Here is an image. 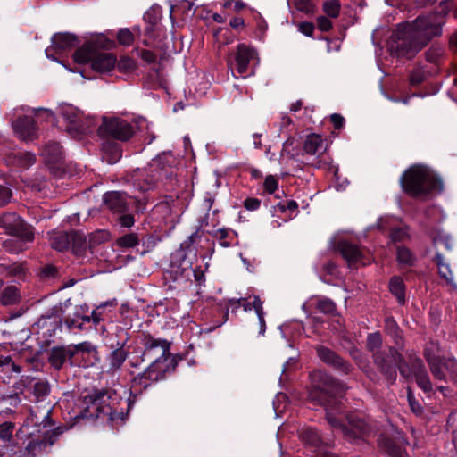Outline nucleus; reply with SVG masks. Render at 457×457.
<instances>
[{"label":"nucleus","instance_id":"f257e3e1","mask_svg":"<svg viewBox=\"0 0 457 457\" xmlns=\"http://www.w3.org/2000/svg\"><path fill=\"white\" fill-rule=\"evenodd\" d=\"M452 4L448 1L440 3V11L418 17L411 24L398 26L394 30L387 46L391 54L411 58L433 37L441 33L444 17Z\"/></svg>","mask_w":457,"mask_h":457},{"label":"nucleus","instance_id":"f03ea898","mask_svg":"<svg viewBox=\"0 0 457 457\" xmlns=\"http://www.w3.org/2000/svg\"><path fill=\"white\" fill-rule=\"evenodd\" d=\"M311 383L309 400L324 407L327 420L332 428L349 439L374 434L371 426L361 419L348 418V426H345L335 417L336 413L341 411V402L337 397L340 386L330 376L320 370L313 371L311 374Z\"/></svg>","mask_w":457,"mask_h":457},{"label":"nucleus","instance_id":"7ed1b4c3","mask_svg":"<svg viewBox=\"0 0 457 457\" xmlns=\"http://www.w3.org/2000/svg\"><path fill=\"white\" fill-rule=\"evenodd\" d=\"M403 189L411 196L424 198L439 194L443 182L430 168L425 165L410 167L400 179Z\"/></svg>","mask_w":457,"mask_h":457},{"label":"nucleus","instance_id":"20e7f679","mask_svg":"<svg viewBox=\"0 0 457 457\" xmlns=\"http://www.w3.org/2000/svg\"><path fill=\"white\" fill-rule=\"evenodd\" d=\"M382 337L379 332L367 337V349L372 353L374 363L392 382L396 379V366L403 361L401 353L394 347L382 349Z\"/></svg>","mask_w":457,"mask_h":457},{"label":"nucleus","instance_id":"39448f33","mask_svg":"<svg viewBox=\"0 0 457 457\" xmlns=\"http://www.w3.org/2000/svg\"><path fill=\"white\" fill-rule=\"evenodd\" d=\"M73 60L78 64L90 62L92 70L99 73H108L116 65V58L112 54L98 51L92 41L77 49L73 54Z\"/></svg>","mask_w":457,"mask_h":457},{"label":"nucleus","instance_id":"423d86ee","mask_svg":"<svg viewBox=\"0 0 457 457\" xmlns=\"http://www.w3.org/2000/svg\"><path fill=\"white\" fill-rule=\"evenodd\" d=\"M50 392L49 385L46 381H37L33 386V396L37 403L30 410L29 420L36 427H42L43 428L51 427L53 422L50 419L53 406L50 403H44L45 399L48 396Z\"/></svg>","mask_w":457,"mask_h":457},{"label":"nucleus","instance_id":"0eeeda50","mask_svg":"<svg viewBox=\"0 0 457 457\" xmlns=\"http://www.w3.org/2000/svg\"><path fill=\"white\" fill-rule=\"evenodd\" d=\"M59 114L66 123V131L73 138H80L91 131L94 120L85 117L83 112L71 104H59Z\"/></svg>","mask_w":457,"mask_h":457},{"label":"nucleus","instance_id":"6e6552de","mask_svg":"<svg viewBox=\"0 0 457 457\" xmlns=\"http://www.w3.org/2000/svg\"><path fill=\"white\" fill-rule=\"evenodd\" d=\"M145 351L142 355L143 361H149V371L153 369L165 367L168 370L167 361L170 357V344L167 340L146 337L145 338Z\"/></svg>","mask_w":457,"mask_h":457},{"label":"nucleus","instance_id":"1a4fd4ad","mask_svg":"<svg viewBox=\"0 0 457 457\" xmlns=\"http://www.w3.org/2000/svg\"><path fill=\"white\" fill-rule=\"evenodd\" d=\"M98 132L101 136L120 141L129 140L135 133L134 128L129 122L118 117H104Z\"/></svg>","mask_w":457,"mask_h":457},{"label":"nucleus","instance_id":"9d476101","mask_svg":"<svg viewBox=\"0 0 457 457\" xmlns=\"http://www.w3.org/2000/svg\"><path fill=\"white\" fill-rule=\"evenodd\" d=\"M0 227L7 234L21 238L23 242H30L34 238L31 228L16 213L8 212L0 217Z\"/></svg>","mask_w":457,"mask_h":457},{"label":"nucleus","instance_id":"9b49d317","mask_svg":"<svg viewBox=\"0 0 457 457\" xmlns=\"http://www.w3.org/2000/svg\"><path fill=\"white\" fill-rule=\"evenodd\" d=\"M79 44L78 38L71 33H56L52 37V45L45 50L46 56L62 63L58 57L71 51Z\"/></svg>","mask_w":457,"mask_h":457},{"label":"nucleus","instance_id":"f8f14e48","mask_svg":"<svg viewBox=\"0 0 457 457\" xmlns=\"http://www.w3.org/2000/svg\"><path fill=\"white\" fill-rule=\"evenodd\" d=\"M331 243L334 248L342 254L350 268L358 264L364 266L370 263V259L366 257L360 248L346 240L341 239L337 242V238L334 237Z\"/></svg>","mask_w":457,"mask_h":457},{"label":"nucleus","instance_id":"ddd939ff","mask_svg":"<svg viewBox=\"0 0 457 457\" xmlns=\"http://www.w3.org/2000/svg\"><path fill=\"white\" fill-rule=\"evenodd\" d=\"M253 300L251 302L247 298H231L228 299V303L229 306H234L233 312L236 311L239 306H242L245 312H250L254 310L258 317L260 325V335H264L266 330V323L264 319L263 302L258 295L253 296Z\"/></svg>","mask_w":457,"mask_h":457},{"label":"nucleus","instance_id":"4468645a","mask_svg":"<svg viewBox=\"0 0 457 457\" xmlns=\"http://www.w3.org/2000/svg\"><path fill=\"white\" fill-rule=\"evenodd\" d=\"M424 357L429 365L431 373L437 380H445L446 375L442 368L441 350L438 343L430 341L424 348Z\"/></svg>","mask_w":457,"mask_h":457},{"label":"nucleus","instance_id":"2eb2a0df","mask_svg":"<svg viewBox=\"0 0 457 457\" xmlns=\"http://www.w3.org/2000/svg\"><path fill=\"white\" fill-rule=\"evenodd\" d=\"M400 221L392 216L381 217L377 226L378 229L390 230V239L393 243L404 242L410 238L407 228L399 225Z\"/></svg>","mask_w":457,"mask_h":457},{"label":"nucleus","instance_id":"dca6fc26","mask_svg":"<svg viewBox=\"0 0 457 457\" xmlns=\"http://www.w3.org/2000/svg\"><path fill=\"white\" fill-rule=\"evenodd\" d=\"M167 370L165 367L161 369L155 368L149 371V366L141 374H138L132 379L131 391L135 394H141L144 389H146L153 382L161 379Z\"/></svg>","mask_w":457,"mask_h":457},{"label":"nucleus","instance_id":"f3484780","mask_svg":"<svg viewBox=\"0 0 457 457\" xmlns=\"http://www.w3.org/2000/svg\"><path fill=\"white\" fill-rule=\"evenodd\" d=\"M12 124L15 135L23 141H32L37 137L35 121L28 116L19 117Z\"/></svg>","mask_w":457,"mask_h":457},{"label":"nucleus","instance_id":"a211bd4d","mask_svg":"<svg viewBox=\"0 0 457 457\" xmlns=\"http://www.w3.org/2000/svg\"><path fill=\"white\" fill-rule=\"evenodd\" d=\"M62 305H55L44 315L38 319L35 323L38 328H45L50 327L47 331L55 332L57 328H62Z\"/></svg>","mask_w":457,"mask_h":457},{"label":"nucleus","instance_id":"6ab92c4d","mask_svg":"<svg viewBox=\"0 0 457 457\" xmlns=\"http://www.w3.org/2000/svg\"><path fill=\"white\" fill-rule=\"evenodd\" d=\"M411 371L416 380L417 385L423 392H432V383L420 358L417 357L411 361Z\"/></svg>","mask_w":457,"mask_h":457},{"label":"nucleus","instance_id":"aec40b11","mask_svg":"<svg viewBox=\"0 0 457 457\" xmlns=\"http://www.w3.org/2000/svg\"><path fill=\"white\" fill-rule=\"evenodd\" d=\"M298 435L301 440L313 452L322 451L323 446L328 445V441L322 438L313 428L303 427L298 430Z\"/></svg>","mask_w":457,"mask_h":457},{"label":"nucleus","instance_id":"412c9836","mask_svg":"<svg viewBox=\"0 0 457 457\" xmlns=\"http://www.w3.org/2000/svg\"><path fill=\"white\" fill-rule=\"evenodd\" d=\"M405 440L399 436L395 439L380 437L378 446L388 457H405Z\"/></svg>","mask_w":457,"mask_h":457},{"label":"nucleus","instance_id":"4be33fe9","mask_svg":"<svg viewBox=\"0 0 457 457\" xmlns=\"http://www.w3.org/2000/svg\"><path fill=\"white\" fill-rule=\"evenodd\" d=\"M255 51L244 45L241 44L237 46V51L235 55V62H236V67L237 71L242 75L244 78H245V73L248 71V66L251 62L255 57Z\"/></svg>","mask_w":457,"mask_h":457},{"label":"nucleus","instance_id":"5701e85b","mask_svg":"<svg viewBox=\"0 0 457 457\" xmlns=\"http://www.w3.org/2000/svg\"><path fill=\"white\" fill-rule=\"evenodd\" d=\"M317 353L320 360L339 369L343 373L348 374L351 371V365L328 348L319 346Z\"/></svg>","mask_w":457,"mask_h":457},{"label":"nucleus","instance_id":"b1692460","mask_svg":"<svg viewBox=\"0 0 457 457\" xmlns=\"http://www.w3.org/2000/svg\"><path fill=\"white\" fill-rule=\"evenodd\" d=\"M327 150V143L316 134L309 135L303 144V153L315 158H320Z\"/></svg>","mask_w":457,"mask_h":457},{"label":"nucleus","instance_id":"393cba45","mask_svg":"<svg viewBox=\"0 0 457 457\" xmlns=\"http://www.w3.org/2000/svg\"><path fill=\"white\" fill-rule=\"evenodd\" d=\"M105 205L114 212H124L128 208L127 195L122 192H108L104 195Z\"/></svg>","mask_w":457,"mask_h":457},{"label":"nucleus","instance_id":"a878e982","mask_svg":"<svg viewBox=\"0 0 457 457\" xmlns=\"http://www.w3.org/2000/svg\"><path fill=\"white\" fill-rule=\"evenodd\" d=\"M74 354L75 352L71 347H55L52 349L48 360L54 369L59 370Z\"/></svg>","mask_w":457,"mask_h":457},{"label":"nucleus","instance_id":"bb28decb","mask_svg":"<svg viewBox=\"0 0 457 457\" xmlns=\"http://www.w3.org/2000/svg\"><path fill=\"white\" fill-rule=\"evenodd\" d=\"M42 155L46 163H58L62 158V147L56 142H49L43 148Z\"/></svg>","mask_w":457,"mask_h":457},{"label":"nucleus","instance_id":"cd10ccee","mask_svg":"<svg viewBox=\"0 0 457 457\" xmlns=\"http://www.w3.org/2000/svg\"><path fill=\"white\" fill-rule=\"evenodd\" d=\"M435 260L438 268L439 275L446 280L447 284L450 285L453 289L457 290V284L453 280V272L449 264L445 262L443 255L437 253Z\"/></svg>","mask_w":457,"mask_h":457},{"label":"nucleus","instance_id":"c85d7f7f","mask_svg":"<svg viewBox=\"0 0 457 457\" xmlns=\"http://www.w3.org/2000/svg\"><path fill=\"white\" fill-rule=\"evenodd\" d=\"M385 329L386 333L393 337L395 344L399 346H403V337L398 324L393 317H386L385 320Z\"/></svg>","mask_w":457,"mask_h":457},{"label":"nucleus","instance_id":"c756f323","mask_svg":"<svg viewBox=\"0 0 457 457\" xmlns=\"http://www.w3.org/2000/svg\"><path fill=\"white\" fill-rule=\"evenodd\" d=\"M389 290L400 304L405 303V286L401 278L395 276L390 279Z\"/></svg>","mask_w":457,"mask_h":457},{"label":"nucleus","instance_id":"7c9ffc66","mask_svg":"<svg viewBox=\"0 0 457 457\" xmlns=\"http://www.w3.org/2000/svg\"><path fill=\"white\" fill-rule=\"evenodd\" d=\"M12 162L21 168H29L35 163L36 157L33 154L24 151H16L12 154Z\"/></svg>","mask_w":457,"mask_h":457},{"label":"nucleus","instance_id":"2f4dec72","mask_svg":"<svg viewBox=\"0 0 457 457\" xmlns=\"http://www.w3.org/2000/svg\"><path fill=\"white\" fill-rule=\"evenodd\" d=\"M72 253L82 260L88 257L87 243L83 236L75 235L72 237Z\"/></svg>","mask_w":457,"mask_h":457},{"label":"nucleus","instance_id":"473e14b6","mask_svg":"<svg viewBox=\"0 0 457 457\" xmlns=\"http://www.w3.org/2000/svg\"><path fill=\"white\" fill-rule=\"evenodd\" d=\"M126 358L127 353L121 347L113 350L108 357L110 369L112 370L120 369L124 363Z\"/></svg>","mask_w":457,"mask_h":457},{"label":"nucleus","instance_id":"72a5a7b5","mask_svg":"<svg viewBox=\"0 0 457 457\" xmlns=\"http://www.w3.org/2000/svg\"><path fill=\"white\" fill-rule=\"evenodd\" d=\"M70 237L66 233H54L50 237V244L57 251H64L70 245Z\"/></svg>","mask_w":457,"mask_h":457},{"label":"nucleus","instance_id":"f704fd0d","mask_svg":"<svg viewBox=\"0 0 457 457\" xmlns=\"http://www.w3.org/2000/svg\"><path fill=\"white\" fill-rule=\"evenodd\" d=\"M106 394L103 391L101 392H94L90 393L84 396V400L86 403H90L92 406H96V411L98 412H102L100 409L101 405L105 403Z\"/></svg>","mask_w":457,"mask_h":457},{"label":"nucleus","instance_id":"c9c22d12","mask_svg":"<svg viewBox=\"0 0 457 457\" xmlns=\"http://www.w3.org/2000/svg\"><path fill=\"white\" fill-rule=\"evenodd\" d=\"M19 300L18 288L15 286L6 287L1 295V303L4 305L15 303Z\"/></svg>","mask_w":457,"mask_h":457},{"label":"nucleus","instance_id":"e433bc0d","mask_svg":"<svg viewBox=\"0 0 457 457\" xmlns=\"http://www.w3.org/2000/svg\"><path fill=\"white\" fill-rule=\"evenodd\" d=\"M317 309L325 313L335 315L337 313V308L335 303L328 297H320L316 303Z\"/></svg>","mask_w":457,"mask_h":457},{"label":"nucleus","instance_id":"4c0bfd02","mask_svg":"<svg viewBox=\"0 0 457 457\" xmlns=\"http://www.w3.org/2000/svg\"><path fill=\"white\" fill-rule=\"evenodd\" d=\"M397 261L401 265H408L411 266L415 262V257L410 249L404 246L397 247Z\"/></svg>","mask_w":457,"mask_h":457},{"label":"nucleus","instance_id":"58836bf2","mask_svg":"<svg viewBox=\"0 0 457 457\" xmlns=\"http://www.w3.org/2000/svg\"><path fill=\"white\" fill-rule=\"evenodd\" d=\"M139 243V237L136 233H129L119 237L116 245L121 248L134 247Z\"/></svg>","mask_w":457,"mask_h":457},{"label":"nucleus","instance_id":"ea45409f","mask_svg":"<svg viewBox=\"0 0 457 457\" xmlns=\"http://www.w3.org/2000/svg\"><path fill=\"white\" fill-rule=\"evenodd\" d=\"M162 17V8L159 5H154L144 14V20L148 24L156 25Z\"/></svg>","mask_w":457,"mask_h":457},{"label":"nucleus","instance_id":"a19ab883","mask_svg":"<svg viewBox=\"0 0 457 457\" xmlns=\"http://www.w3.org/2000/svg\"><path fill=\"white\" fill-rule=\"evenodd\" d=\"M117 304L115 300L107 301L100 305H98L91 313L92 322L95 325L100 323V321L104 320V312L105 307L107 306H115Z\"/></svg>","mask_w":457,"mask_h":457},{"label":"nucleus","instance_id":"79ce46f5","mask_svg":"<svg viewBox=\"0 0 457 457\" xmlns=\"http://www.w3.org/2000/svg\"><path fill=\"white\" fill-rule=\"evenodd\" d=\"M341 4L338 0H329L323 4L324 12L330 18H337L339 15Z\"/></svg>","mask_w":457,"mask_h":457},{"label":"nucleus","instance_id":"37998d69","mask_svg":"<svg viewBox=\"0 0 457 457\" xmlns=\"http://www.w3.org/2000/svg\"><path fill=\"white\" fill-rule=\"evenodd\" d=\"M33 112L36 119L38 120L40 119H45L47 122L54 123L56 120L55 114L51 109L40 107L37 109H33Z\"/></svg>","mask_w":457,"mask_h":457},{"label":"nucleus","instance_id":"c03bdc74","mask_svg":"<svg viewBox=\"0 0 457 457\" xmlns=\"http://www.w3.org/2000/svg\"><path fill=\"white\" fill-rule=\"evenodd\" d=\"M298 208V204L294 201L290 200L287 201L286 204L278 203L273 207V213H285L287 211L290 212H295Z\"/></svg>","mask_w":457,"mask_h":457},{"label":"nucleus","instance_id":"a18cd8bd","mask_svg":"<svg viewBox=\"0 0 457 457\" xmlns=\"http://www.w3.org/2000/svg\"><path fill=\"white\" fill-rule=\"evenodd\" d=\"M433 242L435 245L443 244L447 250L452 249V239L451 237L443 231H436L432 235Z\"/></svg>","mask_w":457,"mask_h":457},{"label":"nucleus","instance_id":"49530a36","mask_svg":"<svg viewBox=\"0 0 457 457\" xmlns=\"http://www.w3.org/2000/svg\"><path fill=\"white\" fill-rule=\"evenodd\" d=\"M65 326L68 330L75 332L76 330L83 329V322L80 321V314L74 313L72 318L65 319Z\"/></svg>","mask_w":457,"mask_h":457},{"label":"nucleus","instance_id":"de8ad7c7","mask_svg":"<svg viewBox=\"0 0 457 457\" xmlns=\"http://www.w3.org/2000/svg\"><path fill=\"white\" fill-rule=\"evenodd\" d=\"M134 33L124 28L119 30L117 39L120 45L130 46L134 40Z\"/></svg>","mask_w":457,"mask_h":457},{"label":"nucleus","instance_id":"09e8293b","mask_svg":"<svg viewBox=\"0 0 457 457\" xmlns=\"http://www.w3.org/2000/svg\"><path fill=\"white\" fill-rule=\"evenodd\" d=\"M444 54V50L440 46H431L426 52V59L428 62L436 63Z\"/></svg>","mask_w":457,"mask_h":457},{"label":"nucleus","instance_id":"8fccbe9b","mask_svg":"<svg viewBox=\"0 0 457 457\" xmlns=\"http://www.w3.org/2000/svg\"><path fill=\"white\" fill-rule=\"evenodd\" d=\"M46 446L45 440L29 442L26 447V453L32 457L36 456Z\"/></svg>","mask_w":457,"mask_h":457},{"label":"nucleus","instance_id":"3c124183","mask_svg":"<svg viewBox=\"0 0 457 457\" xmlns=\"http://www.w3.org/2000/svg\"><path fill=\"white\" fill-rule=\"evenodd\" d=\"M13 425L11 422H4L0 424V439L4 443H7L12 436Z\"/></svg>","mask_w":457,"mask_h":457},{"label":"nucleus","instance_id":"603ef678","mask_svg":"<svg viewBox=\"0 0 457 457\" xmlns=\"http://www.w3.org/2000/svg\"><path fill=\"white\" fill-rule=\"evenodd\" d=\"M116 65L120 71H130L136 67L134 60L128 56L122 57L119 62L116 61Z\"/></svg>","mask_w":457,"mask_h":457},{"label":"nucleus","instance_id":"864d4df0","mask_svg":"<svg viewBox=\"0 0 457 457\" xmlns=\"http://www.w3.org/2000/svg\"><path fill=\"white\" fill-rule=\"evenodd\" d=\"M443 366L448 370L450 378L457 383V360L448 359L442 363Z\"/></svg>","mask_w":457,"mask_h":457},{"label":"nucleus","instance_id":"5fc2aeb1","mask_svg":"<svg viewBox=\"0 0 457 457\" xmlns=\"http://www.w3.org/2000/svg\"><path fill=\"white\" fill-rule=\"evenodd\" d=\"M109 233L105 230H99L96 233H93L89 237V248L91 249L93 245L100 244L108 240Z\"/></svg>","mask_w":457,"mask_h":457},{"label":"nucleus","instance_id":"6e6d98bb","mask_svg":"<svg viewBox=\"0 0 457 457\" xmlns=\"http://www.w3.org/2000/svg\"><path fill=\"white\" fill-rule=\"evenodd\" d=\"M295 8L304 13H312L313 12V4L310 0H294Z\"/></svg>","mask_w":457,"mask_h":457},{"label":"nucleus","instance_id":"4d7b16f0","mask_svg":"<svg viewBox=\"0 0 457 457\" xmlns=\"http://www.w3.org/2000/svg\"><path fill=\"white\" fill-rule=\"evenodd\" d=\"M167 175L168 173L165 170H161L160 171H157L150 180H146L145 185L140 186V188L144 191L149 190L154 186L157 180L162 179L163 176Z\"/></svg>","mask_w":457,"mask_h":457},{"label":"nucleus","instance_id":"13d9d810","mask_svg":"<svg viewBox=\"0 0 457 457\" xmlns=\"http://www.w3.org/2000/svg\"><path fill=\"white\" fill-rule=\"evenodd\" d=\"M263 186L267 193L273 194L278 188V181L274 176L269 175L266 177Z\"/></svg>","mask_w":457,"mask_h":457},{"label":"nucleus","instance_id":"bf43d9fd","mask_svg":"<svg viewBox=\"0 0 457 457\" xmlns=\"http://www.w3.org/2000/svg\"><path fill=\"white\" fill-rule=\"evenodd\" d=\"M425 79V72L421 69L414 70L410 77V82L413 86L420 85Z\"/></svg>","mask_w":457,"mask_h":457},{"label":"nucleus","instance_id":"052dcab7","mask_svg":"<svg viewBox=\"0 0 457 457\" xmlns=\"http://www.w3.org/2000/svg\"><path fill=\"white\" fill-rule=\"evenodd\" d=\"M12 198V190L6 187L0 185V206H4L10 202Z\"/></svg>","mask_w":457,"mask_h":457},{"label":"nucleus","instance_id":"680f3d73","mask_svg":"<svg viewBox=\"0 0 457 457\" xmlns=\"http://www.w3.org/2000/svg\"><path fill=\"white\" fill-rule=\"evenodd\" d=\"M294 145V138L289 137L286 142L283 144V148L281 151V155H287L289 158H294L296 154V153L291 149V147Z\"/></svg>","mask_w":457,"mask_h":457},{"label":"nucleus","instance_id":"e2e57ef3","mask_svg":"<svg viewBox=\"0 0 457 457\" xmlns=\"http://www.w3.org/2000/svg\"><path fill=\"white\" fill-rule=\"evenodd\" d=\"M74 352H81V353H93L96 354V349L95 347L87 342L78 344L72 348Z\"/></svg>","mask_w":457,"mask_h":457},{"label":"nucleus","instance_id":"0e129e2a","mask_svg":"<svg viewBox=\"0 0 457 457\" xmlns=\"http://www.w3.org/2000/svg\"><path fill=\"white\" fill-rule=\"evenodd\" d=\"M407 399L411 411L416 414H420L421 412L422 407L420 403L415 400L410 389L408 390Z\"/></svg>","mask_w":457,"mask_h":457},{"label":"nucleus","instance_id":"69168bd1","mask_svg":"<svg viewBox=\"0 0 457 457\" xmlns=\"http://www.w3.org/2000/svg\"><path fill=\"white\" fill-rule=\"evenodd\" d=\"M317 25H318L319 29L321 31H328L332 29L331 21L325 16L318 17Z\"/></svg>","mask_w":457,"mask_h":457},{"label":"nucleus","instance_id":"338daca9","mask_svg":"<svg viewBox=\"0 0 457 457\" xmlns=\"http://www.w3.org/2000/svg\"><path fill=\"white\" fill-rule=\"evenodd\" d=\"M261 205V201L257 198L248 197L244 202V206L248 211H256Z\"/></svg>","mask_w":457,"mask_h":457},{"label":"nucleus","instance_id":"774afa93","mask_svg":"<svg viewBox=\"0 0 457 457\" xmlns=\"http://www.w3.org/2000/svg\"><path fill=\"white\" fill-rule=\"evenodd\" d=\"M298 29L300 32H302L303 35L311 37L314 30V26L311 22H301L298 25Z\"/></svg>","mask_w":457,"mask_h":457}]
</instances>
